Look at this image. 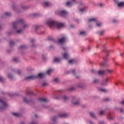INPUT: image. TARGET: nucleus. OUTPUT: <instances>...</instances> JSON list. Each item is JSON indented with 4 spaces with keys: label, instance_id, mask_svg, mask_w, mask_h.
Masks as SVG:
<instances>
[{
    "label": "nucleus",
    "instance_id": "18",
    "mask_svg": "<svg viewBox=\"0 0 124 124\" xmlns=\"http://www.w3.org/2000/svg\"><path fill=\"white\" fill-rule=\"evenodd\" d=\"M72 5V2H71L68 1L66 3L67 6H71Z\"/></svg>",
    "mask_w": 124,
    "mask_h": 124
},
{
    "label": "nucleus",
    "instance_id": "31",
    "mask_svg": "<svg viewBox=\"0 0 124 124\" xmlns=\"http://www.w3.org/2000/svg\"><path fill=\"white\" fill-rule=\"evenodd\" d=\"M17 33H21V32H22V30H18L17 31H16Z\"/></svg>",
    "mask_w": 124,
    "mask_h": 124
},
{
    "label": "nucleus",
    "instance_id": "12",
    "mask_svg": "<svg viewBox=\"0 0 124 124\" xmlns=\"http://www.w3.org/2000/svg\"><path fill=\"white\" fill-rule=\"evenodd\" d=\"M60 118H66V114L65 113H61L59 115Z\"/></svg>",
    "mask_w": 124,
    "mask_h": 124
},
{
    "label": "nucleus",
    "instance_id": "3",
    "mask_svg": "<svg viewBox=\"0 0 124 124\" xmlns=\"http://www.w3.org/2000/svg\"><path fill=\"white\" fill-rule=\"evenodd\" d=\"M88 23H94V24H95L96 27H98V28H100V27H102L103 26V24L101 22H97V19L96 18H91L89 19Z\"/></svg>",
    "mask_w": 124,
    "mask_h": 124
},
{
    "label": "nucleus",
    "instance_id": "53",
    "mask_svg": "<svg viewBox=\"0 0 124 124\" xmlns=\"http://www.w3.org/2000/svg\"><path fill=\"white\" fill-rule=\"evenodd\" d=\"M35 117H36V115H35Z\"/></svg>",
    "mask_w": 124,
    "mask_h": 124
},
{
    "label": "nucleus",
    "instance_id": "54",
    "mask_svg": "<svg viewBox=\"0 0 124 124\" xmlns=\"http://www.w3.org/2000/svg\"><path fill=\"white\" fill-rule=\"evenodd\" d=\"M116 85H117V83H116Z\"/></svg>",
    "mask_w": 124,
    "mask_h": 124
},
{
    "label": "nucleus",
    "instance_id": "16",
    "mask_svg": "<svg viewBox=\"0 0 124 124\" xmlns=\"http://www.w3.org/2000/svg\"><path fill=\"white\" fill-rule=\"evenodd\" d=\"M53 72V69H49L46 72L47 74H48V75H50V74H51V73H52Z\"/></svg>",
    "mask_w": 124,
    "mask_h": 124
},
{
    "label": "nucleus",
    "instance_id": "7",
    "mask_svg": "<svg viewBox=\"0 0 124 124\" xmlns=\"http://www.w3.org/2000/svg\"><path fill=\"white\" fill-rule=\"evenodd\" d=\"M66 40V38L65 37H63L62 38L59 39L58 42L60 44H62V43H63Z\"/></svg>",
    "mask_w": 124,
    "mask_h": 124
},
{
    "label": "nucleus",
    "instance_id": "51",
    "mask_svg": "<svg viewBox=\"0 0 124 124\" xmlns=\"http://www.w3.org/2000/svg\"><path fill=\"white\" fill-rule=\"evenodd\" d=\"M71 28H73V26H71Z\"/></svg>",
    "mask_w": 124,
    "mask_h": 124
},
{
    "label": "nucleus",
    "instance_id": "28",
    "mask_svg": "<svg viewBox=\"0 0 124 124\" xmlns=\"http://www.w3.org/2000/svg\"><path fill=\"white\" fill-rule=\"evenodd\" d=\"M99 90L101 91V92H103L104 93H105V92H107V90L104 89H100Z\"/></svg>",
    "mask_w": 124,
    "mask_h": 124
},
{
    "label": "nucleus",
    "instance_id": "29",
    "mask_svg": "<svg viewBox=\"0 0 124 124\" xmlns=\"http://www.w3.org/2000/svg\"><path fill=\"white\" fill-rule=\"evenodd\" d=\"M105 113V112L104 111H101L100 112V115H104Z\"/></svg>",
    "mask_w": 124,
    "mask_h": 124
},
{
    "label": "nucleus",
    "instance_id": "15",
    "mask_svg": "<svg viewBox=\"0 0 124 124\" xmlns=\"http://www.w3.org/2000/svg\"><path fill=\"white\" fill-rule=\"evenodd\" d=\"M12 114L13 116H15V117H20V116L21 115L20 113L17 112H13Z\"/></svg>",
    "mask_w": 124,
    "mask_h": 124
},
{
    "label": "nucleus",
    "instance_id": "9",
    "mask_svg": "<svg viewBox=\"0 0 124 124\" xmlns=\"http://www.w3.org/2000/svg\"><path fill=\"white\" fill-rule=\"evenodd\" d=\"M62 56L65 60H67L69 58V53L68 52H65L62 54Z\"/></svg>",
    "mask_w": 124,
    "mask_h": 124
},
{
    "label": "nucleus",
    "instance_id": "37",
    "mask_svg": "<svg viewBox=\"0 0 124 124\" xmlns=\"http://www.w3.org/2000/svg\"><path fill=\"white\" fill-rule=\"evenodd\" d=\"M105 32V31L104 30H103L100 33V34H103V32Z\"/></svg>",
    "mask_w": 124,
    "mask_h": 124
},
{
    "label": "nucleus",
    "instance_id": "2",
    "mask_svg": "<svg viewBox=\"0 0 124 124\" xmlns=\"http://www.w3.org/2000/svg\"><path fill=\"white\" fill-rule=\"evenodd\" d=\"M45 73H39L37 76L35 75H32L26 78V80H34L37 79V78H44L45 76Z\"/></svg>",
    "mask_w": 124,
    "mask_h": 124
},
{
    "label": "nucleus",
    "instance_id": "42",
    "mask_svg": "<svg viewBox=\"0 0 124 124\" xmlns=\"http://www.w3.org/2000/svg\"><path fill=\"white\" fill-rule=\"evenodd\" d=\"M13 44H14V42L11 41V45H13Z\"/></svg>",
    "mask_w": 124,
    "mask_h": 124
},
{
    "label": "nucleus",
    "instance_id": "27",
    "mask_svg": "<svg viewBox=\"0 0 124 124\" xmlns=\"http://www.w3.org/2000/svg\"><path fill=\"white\" fill-rule=\"evenodd\" d=\"M5 15L6 16H10V15H11V14H10V13H8V12H6V13H5Z\"/></svg>",
    "mask_w": 124,
    "mask_h": 124
},
{
    "label": "nucleus",
    "instance_id": "23",
    "mask_svg": "<svg viewBox=\"0 0 124 124\" xmlns=\"http://www.w3.org/2000/svg\"><path fill=\"white\" fill-rule=\"evenodd\" d=\"M53 81L54 83H59V79L58 78H55Z\"/></svg>",
    "mask_w": 124,
    "mask_h": 124
},
{
    "label": "nucleus",
    "instance_id": "47",
    "mask_svg": "<svg viewBox=\"0 0 124 124\" xmlns=\"http://www.w3.org/2000/svg\"><path fill=\"white\" fill-rule=\"evenodd\" d=\"M120 111H121V112H123V109H120Z\"/></svg>",
    "mask_w": 124,
    "mask_h": 124
},
{
    "label": "nucleus",
    "instance_id": "55",
    "mask_svg": "<svg viewBox=\"0 0 124 124\" xmlns=\"http://www.w3.org/2000/svg\"><path fill=\"white\" fill-rule=\"evenodd\" d=\"M103 65H104V64H103Z\"/></svg>",
    "mask_w": 124,
    "mask_h": 124
},
{
    "label": "nucleus",
    "instance_id": "1",
    "mask_svg": "<svg viewBox=\"0 0 124 124\" xmlns=\"http://www.w3.org/2000/svg\"><path fill=\"white\" fill-rule=\"evenodd\" d=\"M45 25L49 27V28H57V29H61L62 28L64 24L58 21H54L52 19H48L45 22Z\"/></svg>",
    "mask_w": 124,
    "mask_h": 124
},
{
    "label": "nucleus",
    "instance_id": "50",
    "mask_svg": "<svg viewBox=\"0 0 124 124\" xmlns=\"http://www.w3.org/2000/svg\"><path fill=\"white\" fill-rule=\"evenodd\" d=\"M120 56H123V54H120Z\"/></svg>",
    "mask_w": 124,
    "mask_h": 124
},
{
    "label": "nucleus",
    "instance_id": "44",
    "mask_svg": "<svg viewBox=\"0 0 124 124\" xmlns=\"http://www.w3.org/2000/svg\"><path fill=\"white\" fill-rule=\"evenodd\" d=\"M80 11H81V12H83V11H84V9H80Z\"/></svg>",
    "mask_w": 124,
    "mask_h": 124
},
{
    "label": "nucleus",
    "instance_id": "32",
    "mask_svg": "<svg viewBox=\"0 0 124 124\" xmlns=\"http://www.w3.org/2000/svg\"><path fill=\"white\" fill-rule=\"evenodd\" d=\"M108 73H111V72H112V71H113V70H108Z\"/></svg>",
    "mask_w": 124,
    "mask_h": 124
},
{
    "label": "nucleus",
    "instance_id": "10",
    "mask_svg": "<svg viewBox=\"0 0 124 124\" xmlns=\"http://www.w3.org/2000/svg\"><path fill=\"white\" fill-rule=\"evenodd\" d=\"M47 101V99L46 98H39L38 99V101H39L40 102H46Z\"/></svg>",
    "mask_w": 124,
    "mask_h": 124
},
{
    "label": "nucleus",
    "instance_id": "5",
    "mask_svg": "<svg viewBox=\"0 0 124 124\" xmlns=\"http://www.w3.org/2000/svg\"><path fill=\"white\" fill-rule=\"evenodd\" d=\"M58 14L60 15V16H62V17H64L67 15V12L65 11H62L58 13Z\"/></svg>",
    "mask_w": 124,
    "mask_h": 124
},
{
    "label": "nucleus",
    "instance_id": "19",
    "mask_svg": "<svg viewBox=\"0 0 124 124\" xmlns=\"http://www.w3.org/2000/svg\"><path fill=\"white\" fill-rule=\"evenodd\" d=\"M98 74L99 75H103V74H104V71H99L98 72Z\"/></svg>",
    "mask_w": 124,
    "mask_h": 124
},
{
    "label": "nucleus",
    "instance_id": "52",
    "mask_svg": "<svg viewBox=\"0 0 124 124\" xmlns=\"http://www.w3.org/2000/svg\"><path fill=\"white\" fill-rule=\"evenodd\" d=\"M90 124H92V122H90Z\"/></svg>",
    "mask_w": 124,
    "mask_h": 124
},
{
    "label": "nucleus",
    "instance_id": "43",
    "mask_svg": "<svg viewBox=\"0 0 124 124\" xmlns=\"http://www.w3.org/2000/svg\"><path fill=\"white\" fill-rule=\"evenodd\" d=\"M112 22H113V23H116L117 20H113Z\"/></svg>",
    "mask_w": 124,
    "mask_h": 124
},
{
    "label": "nucleus",
    "instance_id": "36",
    "mask_svg": "<svg viewBox=\"0 0 124 124\" xmlns=\"http://www.w3.org/2000/svg\"><path fill=\"white\" fill-rule=\"evenodd\" d=\"M46 85H47V82H45V83H43V86H46Z\"/></svg>",
    "mask_w": 124,
    "mask_h": 124
},
{
    "label": "nucleus",
    "instance_id": "22",
    "mask_svg": "<svg viewBox=\"0 0 124 124\" xmlns=\"http://www.w3.org/2000/svg\"><path fill=\"white\" fill-rule=\"evenodd\" d=\"M80 34L81 35H85V34H86V32L85 31H81L80 32Z\"/></svg>",
    "mask_w": 124,
    "mask_h": 124
},
{
    "label": "nucleus",
    "instance_id": "11",
    "mask_svg": "<svg viewBox=\"0 0 124 124\" xmlns=\"http://www.w3.org/2000/svg\"><path fill=\"white\" fill-rule=\"evenodd\" d=\"M107 83H108V79L106 78L102 83V85H103V86H106Z\"/></svg>",
    "mask_w": 124,
    "mask_h": 124
},
{
    "label": "nucleus",
    "instance_id": "26",
    "mask_svg": "<svg viewBox=\"0 0 124 124\" xmlns=\"http://www.w3.org/2000/svg\"><path fill=\"white\" fill-rule=\"evenodd\" d=\"M68 98L66 96V95H64L63 96V99H64V100H67Z\"/></svg>",
    "mask_w": 124,
    "mask_h": 124
},
{
    "label": "nucleus",
    "instance_id": "8",
    "mask_svg": "<svg viewBox=\"0 0 124 124\" xmlns=\"http://www.w3.org/2000/svg\"><path fill=\"white\" fill-rule=\"evenodd\" d=\"M72 103L74 104V105H78L79 104V101L76 100V98H74L72 100Z\"/></svg>",
    "mask_w": 124,
    "mask_h": 124
},
{
    "label": "nucleus",
    "instance_id": "34",
    "mask_svg": "<svg viewBox=\"0 0 124 124\" xmlns=\"http://www.w3.org/2000/svg\"><path fill=\"white\" fill-rule=\"evenodd\" d=\"M24 101L25 102H28V99H27V98H24Z\"/></svg>",
    "mask_w": 124,
    "mask_h": 124
},
{
    "label": "nucleus",
    "instance_id": "20",
    "mask_svg": "<svg viewBox=\"0 0 124 124\" xmlns=\"http://www.w3.org/2000/svg\"><path fill=\"white\" fill-rule=\"evenodd\" d=\"M7 76L9 78H10L11 79H12V78H13V76L12 75H11V74L9 73L7 75Z\"/></svg>",
    "mask_w": 124,
    "mask_h": 124
},
{
    "label": "nucleus",
    "instance_id": "4",
    "mask_svg": "<svg viewBox=\"0 0 124 124\" xmlns=\"http://www.w3.org/2000/svg\"><path fill=\"white\" fill-rule=\"evenodd\" d=\"M5 107H7V103L0 99V112L3 111Z\"/></svg>",
    "mask_w": 124,
    "mask_h": 124
},
{
    "label": "nucleus",
    "instance_id": "24",
    "mask_svg": "<svg viewBox=\"0 0 124 124\" xmlns=\"http://www.w3.org/2000/svg\"><path fill=\"white\" fill-rule=\"evenodd\" d=\"M29 28V25L27 24H24L23 25V29H27Z\"/></svg>",
    "mask_w": 124,
    "mask_h": 124
},
{
    "label": "nucleus",
    "instance_id": "41",
    "mask_svg": "<svg viewBox=\"0 0 124 124\" xmlns=\"http://www.w3.org/2000/svg\"><path fill=\"white\" fill-rule=\"evenodd\" d=\"M121 104H122V105H124V100L122 101L121 102Z\"/></svg>",
    "mask_w": 124,
    "mask_h": 124
},
{
    "label": "nucleus",
    "instance_id": "38",
    "mask_svg": "<svg viewBox=\"0 0 124 124\" xmlns=\"http://www.w3.org/2000/svg\"><path fill=\"white\" fill-rule=\"evenodd\" d=\"M94 83H97V82H98V79H95L94 80Z\"/></svg>",
    "mask_w": 124,
    "mask_h": 124
},
{
    "label": "nucleus",
    "instance_id": "6",
    "mask_svg": "<svg viewBox=\"0 0 124 124\" xmlns=\"http://www.w3.org/2000/svg\"><path fill=\"white\" fill-rule=\"evenodd\" d=\"M23 23H24V22L22 20H19L18 21L15 23L14 24V29H16V26H18V24H23Z\"/></svg>",
    "mask_w": 124,
    "mask_h": 124
},
{
    "label": "nucleus",
    "instance_id": "21",
    "mask_svg": "<svg viewBox=\"0 0 124 124\" xmlns=\"http://www.w3.org/2000/svg\"><path fill=\"white\" fill-rule=\"evenodd\" d=\"M75 62V61L73 59H72V60L69 61V63H71V64H73V63Z\"/></svg>",
    "mask_w": 124,
    "mask_h": 124
},
{
    "label": "nucleus",
    "instance_id": "33",
    "mask_svg": "<svg viewBox=\"0 0 124 124\" xmlns=\"http://www.w3.org/2000/svg\"><path fill=\"white\" fill-rule=\"evenodd\" d=\"M14 61H15V62H18V59L17 58H14Z\"/></svg>",
    "mask_w": 124,
    "mask_h": 124
},
{
    "label": "nucleus",
    "instance_id": "40",
    "mask_svg": "<svg viewBox=\"0 0 124 124\" xmlns=\"http://www.w3.org/2000/svg\"><path fill=\"white\" fill-rule=\"evenodd\" d=\"M24 48H25V46H20L21 49H24Z\"/></svg>",
    "mask_w": 124,
    "mask_h": 124
},
{
    "label": "nucleus",
    "instance_id": "49",
    "mask_svg": "<svg viewBox=\"0 0 124 124\" xmlns=\"http://www.w3.org/2000/svg\"><path fill=\"white\" fill-rule=\"evenodd\" d=\"M31 124H35V123H31Z\"/></svg>",
    "mask_w": 124,
    "mask_h": 124
},
{
    "label": "nucleus",
    "instance_id": "13",
    "mask_svg": "<svg viewBox=\"0 0 124 124\" xmlns=\"http://www.w3.org/2000/svg\"><path fill=\"white\" fill-rule=\"evenodd\" d=\"M118 7H123L124 6V2H121L118 4Z\"/></svg>",
    "mask_w": 124,
    "mask_h": 124
},
{
    "label": "nucleus",
    "instance_id": "46",
    "mask_svg": "<svg viewBox=\"0 0 124 124\" xmlns=\"http://www.w3.org/2000/svg\"><path fill=\"white\" fill-rule=\"evenodd\" d=\"M72 90H74V88L72 87V89H71Z\"/></svg>",
    "mask_w": 124,
    "mask_h": 124
},
{
    "label": "nucleus",
    "instance_id": "25",
    "mask_svg": "<svg viewBox=\"0 0 124 124\" xmlns=\"http://www.w3.org/2000/svg\"><path fill=\"white\" fill-rule=\"evenodd\" d=\"M62 49L63 50V51H67V47L66 46H63Z\"/></svg>",
    "mask_w": 124,
    "mask_h": 124
},
{
    "label": "nucleus",
    "instance_id": "39",
    "mask_svg": "<svg viewBox=\"0 0 124 124\" xmlns=\"http://www.w3.org/2000/svg\"><path fill=\"white\" fill-rule=\"evenodd\" d=\"M3 78L2 77H0V81H2Z\"/></svg>",
    "mask_w": 124,
    "mask_h": 124
},
{
    "label": "nucleus",
    "instance_id": "30",
    "mask_svg": "<svg viewBox=\"0 0 124 124\" xmlns=\"http://www.w3.org/2000/svg\"><path fill=\"white\" fill-rule=\"evenodd\" d=\"M90 115L92 117H94V113L93 112H91Z\"/></svg>",
    "mask_w": 124,
    "mask_h": 124
},
{
    "label": "nucleus",
    "instance_id": "35",
    "mask_svg": "<svg viewBox=\"0 0 124 124\" xmlns=\"http://www.w3.org/2000/svg\"><path fill=\"white\" fill-rule=\"evenodd\" d=\"M17 73L18 74V75H20V74H21V71H18Z\"/></svg>",
    "mask_w": 124,
    "mask_h": 124
},
{
    "label": "nucleus",
    "instance_id": "14",
    "mask_svg": "<svg viewBox=\"0 0 124 124\" xmlns=\"http://www.w3.org/2000/svg\"><path fill=\"white\" fill-rule=\"evenodd\" d=\"M61 62V59H59L58 57H55L54 58V62Z\"/></svg>",
    "mask_w": 124,
    "mask_h": 124
},
{
    "label": "nucleus",
    "instance_id": "45",
    "mask_svg": "<svg viewBox=\"0 0 124 124\" xmlns=\"http://www.w3.org/2000/svg\"><path fill=\"white\" fill-rule=\"evenodd\" d=\"M72 73H74L75 72V69H74L72 71Z\"/></svg>",
    "mask_w": 124,
    "mask_h": 124
},
{
    "label": "nucleus",
    "instance_id": "17",
    "mask_svg": "<svg viewBox=\"0 0 124 124\" xmlns=\"http://www.w3.org/2000/svg\"><path fill=\"white\" fill-rule=\"evenodd\" d=\"M50 3V2H45L44 4V6H49Z\"/></svg>",
    "mask_w": 124,
    "mask_h": 124
},
{
    "label": "nucleus",
    "instance_id": "48",
    "mask_svg": "<svg viewBox=\"0 0 124 124\" xmlns=\"http://www.w3.org/2000/svg\"><path fill=\"white\" fill-rule=\"evenodd\" d=\"M100 6H102V4H100Z\"/></svg>",
    "mask_w": 124,
    "mask_h": 124
}]
</instances>
